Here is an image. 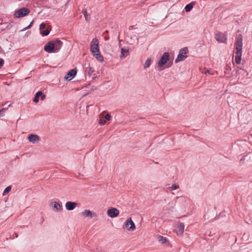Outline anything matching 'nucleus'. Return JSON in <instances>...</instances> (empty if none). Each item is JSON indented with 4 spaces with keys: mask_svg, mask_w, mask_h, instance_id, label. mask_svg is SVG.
<instances>
[{
    "mask_svg": "<svg viewBox=\"0 0 252 252\" xmlns=\"http://www.w3.org/2000/svg\"><path fill=\"white\" fill-rule=\"evenodd\" d=\"M63 42L59 39H56L48 42L44 46V50L49 53H57L61 48Z\"/></svg>",
    "mask_w": 252,
    "mask_h": 252,
    "instance_id": "f257e3e1",
    "label": "nucleus"
},
{
    "mask_svg": "<svg viewBox=\"0 0 252 252\" xmlns=\"http://www.w3.org/2000/svg\"><path fill=\"white\" fill-rule=\"evenodd\" d=\"M98 40L96 38L93 39L91 42V50L94 56L98 61H102L103 57L100 55L99 50Z\"/></svg>",
    "mask_w": 252,
    "mask_h": 252,
    "instance_id": "f03ea898",
    "label": "nucleus"
},
{
    "mask_svg": "<svg viewBox=\"0 0 252 252\" xmlns=\"http://www.w3.org/2000/svg\"><path fill=\"white\" fill-rule=\"evenodd\" d=\"M188 49L187 47H184L182 48L180 50L179 54L175 61V63H178L179 62H181L185 60L187 58L186 54L188 53Z\"/></svg>",
    "mask_w": 252,
    "mask_h": 252,
    "instance_id": "7ed1b4c3",
    "label": "nucleus"
},
{
    "mask_svg": "<svg viewBox=\"0 0 252 252\" xmlns=\"http://www.w3.org/2000/svg\"><path fill=\"white\" fill-rule=\"evenodd\" d=\"M215 39L219 42L225 43L227 41V34L225 33L218 32L215 35Z\"/></svg>",
    "mask_w": 252,
    "mask_h": 252,
    "instance_id": "20e7f679",
    "label": "nucleus"
},
{
    "mask_svg": "<svg viewBox=\"0 0 252 252\" xmlns=\"http://www.w3.org/2000/svg\"><path fill=\"white\" fill-rule=\"evenodd\" d=\"M169 59V54L168 52H164L158 62V66L162 67Z\"/></svg>",
    "mask_w": 252,
    "mask_h": 252,
    "instance_id": "39448f33",
    "label": "nucleus"
},
{
    "mask_svg": "<svg viewBox=\"0 0 252 252\" xmlns=\"http://www.w3.org/2000/svg\"><path fill=\"white\" fill-rule=\"evenodd\" d=\"M29 12L30 10L29 9L23 8L16 10L14 15L17 18L22 17L26 16Z\"/></svg>",
    "mask_w": 252,
    "mask_h": 252,
    "instance_id": "423d86ee",
    "label": "nucleus"
},
{
    "mask_svg": "<svg viewBox=\"0 0 252 252\" xmlns=\"http://www.w3.org/2000/svg\"><path fill=\"white\" fill-rule=\"evenodd\" d=\"M243 36L241 34H240L237 39L235 43L236 46V52H242V45H243Z\"/></svg>",
    "mask_w": 252,
    "mask_h": 252,
    "instance_id": "0eeeda50",
    "label": "nucleus"
},
{
    "mask_svg": "<svg viewBox=\"0 0 252 252\" xmlns=\"http://www.w3.org/2000/svg\"><path fill=\"white\" fill-rule=\"evenodd\" d=\"M120 212L118 209L116 208H111L109 209L107 211L108 216L112 218H116L119 216Z\"/></svg>",
    "mask_w": 252,
    "mask_h": 252,
    "instance_id": "6e6552de",
    "label": "nucleus"
},
{
    "mask_svg": "<svg viewBox=\"0 0 252 252\" xmlns=\"http://www.w3.org/2000/svg\"><path fill=\"white\" fill-rule=\"evenodd\" d=\"M126 228L128 230H133L135 228L134 223L133 222L131 218L128 219L125 224Z\"/></svg>",
    "mask_w": 252,
    "mask_h": 252,
    "instance_id": "1a4fd4ad",
    "label": "nucleus"
},
{
    "mask_svg": "<svg viewBox=\"0 0 252 252\" xmlns=\"http://www.w3.org/2000/svg\"><path fill=\"white\" fill-rule=\"evenodd\" d=\"M81 215L82 216L84 217H88L91 219L96 216V214L95 213H93L91 211L88 209H86L83 212H82L81 213Z\"/></svg>",
    "mask_w": 252,
    "mask_h": 252,
    "instance_id": "9d476101",
    "label": "nucleus"
},
{
    "mask_svg": "<svg viewBox=\"0 0 252 252\" xmlns=\"http://www.w3.org/2000/svg\"><path fill=\"white\" fill-rule=\"evenodd\" d=\"M77 205V203L75 202L67 201L65 203V208L67 210L71 211L74 209Z\"/></svg>",
    "mask_w": 252,
    "mask_h": 252,
    "instance_id": "9b49d317",
    "label": "nucleus"
},
{
    "mask_svg": "<svg viewBox=\"0 0 252 252\" xmlns=\"http://www.w3.org/2000/svg\"><path fill=\"white\" fill-rule=\"evenodd\" d=\"M185 225L183 222H179L177 224L176 228L177 230V233L178 234L182 235L183 234L184 231Z\"/></svg>",
    "mask_w": 252,
    "mask_h": 252,
    "instance_id": "f8f14e48",
    "label": "nucleus"
},
{
    "mask_svg": "<svg viewBox=\"0 0 252 252\" xmlns=\"http://www.w3.org/2000/svg\"><path fill=\"white\" fill-rule=\"evenodd\" d=\"M28 140L32 143H35L39 141V137L36 134H32L29 135Z\"/></svg>",
    "mask_w": 252,
    "mask_h": 252,
    "instance_id": "ddd939ff",
    "label": "nucleus"
},
{
    "mask_svg": "<svg viewBox=\"0 0 252 252\" xmlns=\"http://www.w3.org/2000/svg\"><path fill=\"white\" fill-rule=\"evenodd\" d=\"M77 73L76 69L70 70L64 76V79H68L69 78H74Z\"/></svg>",
    "mask_w": 252,
    "mask_h": 252,
    "instance_id": "4468645a",
    "label": "nucleus"
},
{
    "mask_svg": "<svg viewBox=\"0 0 252 252\" xmlns=\"http://www.w3.org/2000/svg\"><path fill=\"white\" fill-rule=\"evenodd\" d=\"M129 54V49L125 47H123L121 49V59L126 57Z\"/></svg>",
    "mask_w": 252,
    "mask_h": 252,
    "instance_id": "2eb2a0df",
    "label": "nucleus"
},
{
    "mask_svg": "<svg viewBox=\"0 0 252 252\" xmlns=\"http://www.w3.org/2000/svg\"><path fill=\"white\" fill-rule=\"evenodd\" d=\"M204 73L206 74V77H216L215 75L217 74V73L213 70H206Z\"/></svg>",
    "mask_w": 252,
    "mask_h": 252,
    "instance_id": "dca6fc26",
    "label": "nucleus"
},
{
    "mask_svg": "<svg viewBox=\"0 0 252 252\" xmlns=\"http://www.w3.org/2000/svg\"><path fill=\"white\" fill-rule=\"evenodd\" d=\"M235 54V62L237 64H239L241 63L242 52H236Z\"/></svg>",
    "mask_w": 252,
    "mask_h": 252,
    "instance_id": "f3484780",
    "label": "nucleus"
},
{
    "mask_svg": "<svg viewBox=\"0 0 252 252\" xmlns=\"http://www.w3.org/2000/svg\"><path fill=\"white\" fill-rule=\"evenodd\" d=\"M88 73L89 74V77H91L92 79H95L96 77L95 73H94V70L91 67L89 68Z\"/></svg>",
    "mask_w": 252,
    "mask_h": 252,
    "instance_id": "a211bd4d",
    "label": "nucleus"
},
{
    "mask_svg": "<svg viewBox=\"0 0 252 252\" xmlns=\"http://www.w3.org/2000/svg\"><path fill=\"white\" fill-rule=\"evenodd\" d=\"M41 94H42V92L41 91L37 92L35 94L33 101L35 103L38 102L39 101V96H40V95H41Z\"/></svg>",
    "mask_w": 252,
    "mask_h": 252,
    "instance_id": "6ab92c4d",
    "label": "nucleus"
},
{
    "mask_svg": "<svg viewBox=\"0 0 252 252\" xmlns=\"http://www.w3.org/2000/svg\"><path fill=\"white\" fill-rule=\"evenodd\" d=\"M194 4V2H192L187 5H186L185 7V9L186 12H189L192 8L193 5Z\"/></svg>",
    "mask_w": 252,
    "mask_h": 252,
    "instance_id": "aec40b11",
    "label": "nucleus"
},
{
    "mask_svg": "<svg viewBox=\"0 0 252 252\" xmlns=\"http://www.w3.org/2000/svg\"><path fill=\"white\" fill-rule=\"evenodd\" d=\"M61 205L60 204L57 202H54V210L55 211L58 212L60 211L61 209Z\"/></svg>",
    "mask_w": 252,
    "mask_h": 252,
    "instance_id": "412c9836",
    "label": "nucleus"
},
{
    "mask_svg": "<svg viewBox=\"0 0 252 252\" xmlns=\"http://www.w3.org/2000/svg\"><path fill=\"white\" fill-rule=\"evenodd\" d=\"M82 13L83 14H84L85 17V19L87 21H89L90 20V15H89L87 13V10L86 9H83L82 10Z\"/></svg>",
    "mask_w": 252,
    "mask_h": 252,
    "instance_id": "4be33fe9",
    "label": "nucleus"
},
{
    "mask_svg": "<svg viewBox=\"0 0 252 252\" xmlns=\"http://www.w3.org/2000/svg\"><path fill=\"white\" fill-rule=\"evenodd\" d=\"M151 59H148L145 63H144V68H148L150 65H151Z\"/></svg>",
    "mask_w": 252,
    "mask_h": 252,
    "instance_id": "5701e85b",
    "label": "nucleus"
},
{
    "mask_svg": "<svg viewBox=\"0 0 252 252\" xmlns=\"http://www.w3.org/2000/svg\"><path fill=\"white\" fill-rule=\"evenodd\" d=\"M158 241L160 242H161L162 244H164L166 241V239L164 237H163L162 236H159L158 237Z\"/></svg>",
    "mask_w": 252,
    "mask_h": 252,
    "instance_id": "b1692460",
    "label": "nucleus"
},
{
    "mask_svg": "<svg viewBox=\"0 0 252 252\" xmlns=\"http://www.w3.org/2000/svg\"><path fill=\"white\" fill-rule=\"evenodd\" d=\"M50 32V30L48 29H46L42 32H41V33L43 36H46L49 34Z\"/></svg>",
    "mask_w": 252,
    "mask_h": 252,
    "instance_id": "393cba45",
    "label": "nucleus"
},
{
    "mask_svg": "<svg viewBox=\"0 0 252 252\" xmlns=\"http://www.w3.org/2000/svg\"><path fill=\"white\" fill-rule=\"evenodd\" d=\"M171 190H175L179 188V186L178 184H174L170 187Z\"/></svg>",
    "mask_w": 252,
    "mask_h": 252,
    "instance_id": "a878e982",
    "label": "nucleus"
},
{
    "mask_svg": "<svg viewBox=\"0 0 252 252\" xmlns=\"http://www.w3.org/2000/svg\"><path fill=\"white\" fill-rule=\"evenodd\" d=\"M11 188L10 186H8L7 187H6L3 191V194L6 193H8L9 191H10V190H11Z\"/></svg>",
    "mask_w": 252,
    "mask_h": 252,
    "instance_id": "bb28decb",
    "label": "nucleus"
},
{
    "mask_svg": "<svg viewBox=\"0 0 252 252\" xmlns=\"http://www.w3.org/2000/svg\"><path fill=\"white\" fill-rule=\"evenodd\" d=\"M32 23H33V21H32V22L31 23V24H30L28 27H27L25 28L24 29H23L22 30V31H26V30H28V29H29L31 28V27H32Z\"/></svg>",
    "mask_w": 252,
    "mask_h": 252,
    "instance_id": "cd10ccee",
    "label": "nucleus"
},
{
    "mask_svg": "<svg viewBox=\"0 0 252 252\" xmlns=\"http://www.w3.org/2000/svg\"><path fill=\"white\" fill-rule=\"evenodd\" d=\"M106 122L105 120L100 119L99 124L101 125H104L106 124Z\"/></svg>",
    "mask_w": 252,
    "mask_h": 252,
    "instance_id": "c85d7f7f",
    "label": "nucleus"
},
{
    "mask_svg": "<svg viewBox=\"0 0 252 252\" xmlns=\"http://www.w3.org/2000/svg\"><path fill=\"white\" fill-rule=\"evenodd\" d=\"M105 119L107 121H110L111 120V116L109 114H107L105 116Z\"/></svg>",
    "mask_w": 252,
    "mask_h": 252,
    "instance_id": "c756f323",
    "label": "nucleus"
},
{
    "mask_svg": "<svg viewBox=\"0 0 252 252\" xmlns=\"http://www.w3.org/2000/svg\"><path fill=\"white\" fill-rule=\"evenodd\" d=\"M45 28V25L44 23H41L39 25V29H40V30H42L44 29Z\"/></svg>",
    "mask_w": 252,
    "mask_h": 252,
    "instance_id": "7c9ffc66",
    "label": "nucleus"
},
{
    "mask_svg": "<svg viewBox=\"0 0 252 252\" xmlns=\"http://www.w3.org/2000/svg\"><path fill=\"white\" fill-rule=\"evenodd\" d=\"M4 63V61L2 59H0V68L3 65Z\"/></svg>",
    "mask_w": 252,
    "mask_h": 252,
    "instance_id": "2f4dec72",
    "label": "nucleus"
},
{
    "mask_svg": "<svg viewBox=\"0 0 252 252\" xmlns=\"http://www.w3.org/2000/svg\"><path fill=\"white\" fill-rule=\"evenodd\" d=\"M40 95V97H41V99L42 100H44L45 98V97H46V95L45 94H43L42 93V94Z\"/></svg>",
    "mask_w": 252,
    "mask_h": 252,
    "instance_id": "473e14b6",
    "label": "nucleus"
},
{
    "mask_svg": "<svg viewBox=\"0 0 252 252\" xmlns=\"http://www.w3.org/2000/svg\"><path fill=\"white\" fill-rule=\"evenodd\" d=\"M3 116V110H0V117Z\"/></svg>",
    "mask_w": 252,
    "mask_h": 252,
    "instance_id": "72a5a7b5",
    "label": "nucleus"
},
{
    "mask_svg": "<svg viewBox=\"0 0 252 252\" xmlns=\"http://www.w3.org/2000/svg\"><path fill=\"white\" fill-rule=\"evenodd\" d=\"M109 39V37H106L105 38V40H108Z\"/></svg>",
    "mask_w": 252,
    "mask_h": 252,
    "instance_id": "f704fd0d",
    "label": "nucleus"
},
{
    "mask_svg": "<svg viewBox=\"0 0 252 252\" xmlns=\"http://www.w3.org/2000/svg\"><path fill=\"white\" fill-rule=\"evenodd\" d=\"M3 83L5 84H7V83H5V82H4ZM7 85H9V84H7Z\"/></svg>",
    "mask_w": 252,
    "mask_h": 252,
    "instance_id": "c9c22d12",
    "label": "nucleus"
}]
</instances>
